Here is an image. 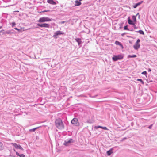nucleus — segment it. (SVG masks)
Instances as JSON below:
<instances>
[{
	"label": "nucleus",
	"mask_w": 157,
	"mask_h": 157,
	"mask_svg": "<svg viewBox=\"0 0 157 157\" xmlns=\"http://www.w3.org/2000/svg\"><path fill=\"white\" fill-rule=\"evenodd\" d=\"M55 123L56 126L59 129H62L64 128V124L61 119H57Z\"/></svg>",
	"instance_id": "nucleus-1"
},
{
	"label": "nucleus",
	"mask_w": 157,
	"mask_h": 157,
	"mask_svg": "<svg viewBox=\"0 0 157 157\" xmlns=\"http://www.w3.org/2000/svg\"><path fill=\"white\" fill-rule=\"evenodd\" d=\"M143 2V1H141L140 2L136 3L135 5H133V7L134 8H136L138 6L140 5Z\"/></svg>",
	"instance_id": "nucleus-15"
},
{
	"label": "nucleus",
	"mask_w": 157,
	"mask_h": 157,
	"mask_svg": "<svg viewBox=\"0 0 157 157\" xmlns=\"http://www.w3.org/2000/svg\"><path fill=\"white\" fill-rule=\"evenodd\" d=\"M71 123L74 125L75 126H78L79 125L78 119L76 118H74L71 121Z\"/></svg>",
	"instance_id": "nucleus-5"
},
{
	"label": "nucleus",
	"mask_w": 157,
	"mask_h": 157,
	"mask_svg": "<svg viewBox=\"0 0 157 157\" xmlns=\"http://www.w3.org/2000/svg\"><path fill=\"white\" fill-rule=\"evenodd\" d=\"M16 153L17 155L18 156L20 157H25V155L23 154H20L18 152H16Z\"/></svg>",
	"instance_id": "nucleus-20"
},
{
	"label": "nucleus",
	"mask_w": 157,
	"mask_h": 157,
	"mask_svg": "<svg viewBox=\"0 0 157 157\" xmlns=\"http://www.w3.org/2000/svg\"><path fill=\"white\" fill-rule=\"evenodd\" d=\"M137 32H138L140 34L144 35V31L141 30H139L138 31H136Z\"/></svg>",
	"instance_id": "nucleus-22"
},
{
	"label": "nucleus",
	"mask_w": 157,
	"mask_h": 157,
	"mask_svg": "<svg viewBox=\"0 0 157 157\" xmlns=\"http://www.w3.org/2000/svg\"><path fill=\"white\" fill-rule=\"evenodd\" d=\"M129 30L132 31H134V30L132 29H129Z\"/></svg>",
	"instance_id": "nucleus-38"
},
{
	"label": "nucleus",
	"mask_w": 157,
	"mask_h": 157,
	"mask_svg": "<svg viewBox=\"0 0 157 157\" xmlns=\"http://www.w3.org/2000/svg\"><path fill=\"white\" fill-rule=\"evenodd\" d=\"M16 25L15 22H13L12 23V26L13 27V26Z\"/></svg>",
	"instance_id": "nucleus-27"
},
{
	"label": "nucleus",
	"mask_w": 157,
	"mask_h": 157,
	"mask_svg": "<svg viewBox=\"0 0 157 157\" xmlns=\"http://www.w3.org/2000/svg\"><path fill=\"white\" fill-rule=\"evenodd\" d=\"M132 25L133 26L134 29H137V27H136V25H135V23H134V25Z\"/></svg>",
	"instance_id": "nucleus-32"
},
{
	"label": "nucleus",
	"mask_w": 157,
	"mask_h": 157,
	"mask_svg": "<svg viewBox=\"0 0 157 157\" xmlns=\"http://www.w3.org/2000/svg\"><path fill=\"white\" fill-rule=\"evenodd\" d=\"M2 28V26H0V29Z\"/></svg>",
	"instance_id": "nucleus-42"
},
{
	"label": "nucleus",
	"mask_w": 157,
	"mask_h": 157,
	"mask_svg": "<svg viewBox=\"0 0 157 157\" xmlns=\"http://www.w3.org/2000/svg\"><path fill=\"white\" fill-rule=\"evenodd\" d=\"M139 14V13H138L136 14V16L137 15H138Z\"/></svg>",
	"instance_id": "nucleus-40"
},
{
	"label": "nucleus",
	"mask_w": 157,
	"mask_h": 157,
	"mask_svg": "<svg viewBox=\"0 0 157 157\" xmlns=\"http://www.w3.org/2000/svg\"><path fill=\"white\" fill-rule=\"evenodd\" d=\"M127 33H122L121 34V35L122 36H124Z\"/></svg>",
	"instance_id": "nucleus-30"
},
{
	"label": "nucleus",
	"mask_w": 157,
	"mask_h": 157,
	"mask_svg": "<svg viewBox=\"0 0 157 157\" xmlns=\"http://www.w3.org/2000/svg\"><path fill=\"white\" fill-rule=\"evenodd\" d=\"M14 29H15L16 30H18L19 31H21V29H19L17 28H14Z\"/></svg>",
	"instance_id": "nucleus-31"
},
{
	"label": "nucleus",
	"mask_w": 157,
	"mask_h": 157,
	"mask_svg": "<svg viewBox=\"0 0 157 157\" xmlns=\"http://www.w3.org/2000/svg\"><path fill=\"white\" fill-rule=\"evenodd\" d=\"M128 23L130 25H134L133 21L130 19V17H129L128 18Z\"/></svg>",
	"instance_id": "nucleus-14"
},
{
	"label": "nucleus",
	"mask_w": 157,
	"mask_h": 157,
	"mask_svg": "<svg viewBox=\"0 0 157 157\" xmlns=\"http://www.w3.org/2000/svg\"><path fill=\"white\" fill-rule=\"evenodd\" d=\"M47 2L52 5H55L56 4L53 0H47Z\"/></svg>",
	"instance_id": "nucleus-12"
},
{
	"label": "nucleus",
	"mask_w": 157,
	"mask_h": 157,
	"mask_svg": "<svg viewBox=\"0 0 157 157\" xmlns=\"http://www.w3.org/2000/svg\"><path fill=\"white\" fill-rule=\"evenodd\" d=\"M137 80L138 81H140L143 84L144 83V82L143 81V80L141 79H138Z\"/></svg>",
	"instance_id": "nucleus-26"
},
{
	"label": "nucleus",
	"mask_w": 157,
	"mask_h": 157,
	"mask_svg": "<svg viewBox=\"0 0 157 157\" xmlns=\"http://www.w3.org/2000/svg\"><path fill=\"white\" fill-rule=\"evenodd\" d=\"M11 144L16 149L23 150L21 146L18 144L15 143H12Z\"/></svg>",
	"instance_id": "nucleus-8"
},
{
	"label": "nucleus",
	"mask_w": 157,
	"mask_h": 157,
	"mask_svg": "<svg viewBox=\"0 0 157 157\" xmlns=\"http://www.w3.org/2000/svg\"><path fill=\"white\" fill-rule=\"evenodd\" d=\"M132 20L133 21V22H136V16L133 15L132 16Z\"/></svg>",
	"instance_id": "nucleus-23"
},
{
	"label": "nucleus",
	"mask_w": 157,
	"mask_h": 157,
	"mask_svg": "<svg viewBox=\"0 0 157 157\" xmlns=\"http://www.w3.org/2000/svg\"><path fill=\"white\" fill-rule=\"evenodd\" d=\"M74 142V140L72 139L69 138L64 141L63 144L66 146H68L71 145V143H73Z\"/></svg>",
	"instance_id": "nucleus-2"
},
{
	"label": "nucleus",
	"mask_w": 157,
	"mask_h": 157,
	"mask_svg": "<svg viewBox=\"0 0 157 157\" xmlns=\"http://www.w3.org/2000/svg\"><path fill=\"white\" fill-rule=\"evenodd\" d=\"M40 127H41V126L37 127L36 128H33V129H30L29 130V132H34L37 129L39 128Z\"/></svg>",
	"instance_id": "nucleus-16"
},
{
	"label": "nucleus",
	"mask_w": 157,
	"mask_h": 157,
	"mask_svg": "<svg viewBox=\"0 0 157 157\" xmlns=\"http://www.w3.org/2000/svg\"><path fill=\"white\" fill-rule=\"evenodd\" d=\"M13 157H16L15 156H13Z\"/></svg>",
	"instance_id": "nucleus-46"
},
{
	"label": "nucleus",
	"mask_w": 157,
	"mask_h": 157,
	"mask_svg": "<svg viewBox=\"0 0 157 157\" xmlns=\"http://www.w3.org/2000/svg\"><path fill=\"white\" fill-rule=\"evenodd\" d=\"M124 56L122 54L115 55L112 57L113 61H116L118 60H121L123 59Z\"/></svg>",
	"instance_id": "nucleus-4"
},
{
	"label": "nucleus",
	"mask_w": 157,
	"mask_h": 157,
	"mask_svg": "<svg viewBox=\"0 0 157 157\" xmlns=\"http://www.w3.org/2000/svg\"><path fill=\"white\" fill-rule=\"evenodd\" d=\"M140 42V39H138L137 40L136 42L137 43H139Z\"/></svg>",
	"instance_id": "nucleus-33"
},
{
	"label": "nucleus",
	"mask_w": 157,
	"mask_h": 157,
	"mask_svg": "<svg viewBox=\"0 0 157 157\" xmlns=\"http://www.w3.org/2000/svg\"><path fill=\"white\" fill-rule=\"evenodd\" d=\"M153 125V124H152L150 125H149L148 127V128L149 129H151Z\"/></svg>",
	"instance_id": "nucleus-28"
},
{
	"label": "nucleus",
	"mask_w": 157,
	"mask_h": 157,
	"mask_svg": "<svg viewBox=\"0 0 157 157\" xmlns=\"http://www.w3.org/2000/svg\"><path fill=\"white\" fill-rule=\"evenodd\" d=\"M137 57V56L136 55H129L128 56V58H135Z\"/></svg>",
	"instance_id": "nucleus-21"
},
{
	"label": "nucleus",
	"mask_w": 157,
	"mask_h": 157,
	"mask_svg": "<svg viewBox=\"0 0 157 157\" xmlns=\"http://www.w3.org/2000/svg\"><path fill=\"white\" fill-rule=\"evenodd\" d=\"M75 6H79L81 4V3L78 0H76L75 1Z\"/></svg>",
	"instance_id": "nucleus-17"
},
{
	"label": "nucleus",
	"mask_w": 157,
	"mask_h": 157,
	"mask_svg": "<svg viewBox=\"0 0 157 157\" xmlns=\"http://www.w3.org/2000/svg\"><path fill=\"white\" fill-rule=\"evenodd\" d=\"M50 11V10H45L43 11L42 12H48Z\"/></svg>",
	"instance_id": "nucleus-35"
},
{
	"label": "nucleus",
	"mask_w": 157,
	"mask_h": 157,
	"mask_svg": "<svg viewBox=\"0 0 157 157\" xmlns=\"http://www.w3.org/2000/svg\"><path fill=\"white\" fill-rule=\"evenodd\" d=\"M13 33V30H7L6 32V34H11Z\"/></svg>",
	"instance_id": "nucleus-18"
},
{
	"label": "nucleus",
	"mask_w": 157,
	"mask_h": 157,
	"mask_svg": "<svg viewBox=\"0 0 157 157\" xmlns=\"http://www.w3.org/2000/svg\"><path fill=\"white\" fill-rule=\"evenodd\" d=\"M14 151H15V149H14Z\"/></svg>",
	"instance_id": "nucleus-45"
},
{
	"label": "nucleus",
	"mask_w": 157,
	"mask_h": 157,
	"mask_svg": "<svg viewBox=\"0 0 157 157\" xmlns=\"http://www.w3.org/2000/svg\"><path fill=\"white\" fill-rule=\"evenodd\" d=\"M98 96V95H95L93 96H92L91 97L92 98H96V97L97 96Z\"/></svg>",
	"instance_id": "nucleus-36"
},
{
	"label": "nucleus",
	"mask_w": 157,
	"mask_h": 157,
	"mask_svg": "<svg viewBox=\"0 0 157 157\" xmlns=\"http://www.w3.org/2000/svg\"><path fill=\"white\" fill-rule=\"evenodd\" d=\"M148 71L149 72H150L151 71V70L150 68H149L148 69Z\"/></svg>",
	"instance_id": "nucleus-37"
},
{
	"label": "nucleus",
	"mask_w": 157,
	"mask_h": 157,
	"mask_svg": "<svg viewBox=\"0 0 157 157\" xmlns=\"http://www.w3.org/2000/svg\"><path fill=\"white\" fill-rule=\"evenodd\" d=\"M3 145L2 143L0 142V150H2L3 149Z\"/></svg>",
	"instance_id": "nucleus-24"
},
{
	"label": "nucleus",
	"mask_w": 157,
	"mask_h": 157,
	"mask_svg": "<svg viewBox=\"0 0 157 157\" xmlns=\"http://www.w3.org/2000/svg\"><path fill=\"white\" fill-rule=\"evenodd\" d=\"M37 25L41 27L47 28H49L50 26V25L49 24L45 23L43 24L38 23L37 24Z\"/></svg>",
	"instance_id": "nucleus-7"
},
{
	"label": "nucleus",
	"mask_w": 157,
	"mask_h": 157,
	"mask_svg": "<svg viewBox=\"0 0 157 157\" xmlns=\"http://www.w3.org/2000/svg\"><path fill=\"white\" fill-rule=\"evenodd\" d=\"M1 33V32L0 31V33Z\"/></svg>",
	"instance_id": "nucleus-47"
},
{
	"label": "nucleus",
	"mask_w": 157,
	"mask_h": 157,
	"mask_svg": "<svg viewBox=\"0 0 157 157\" xmlns=\"http://www.w3.org/2000/svg\"><path fill=\"white\" fill-rule=\"evenodd\" d=\"M75 40L78 43V45L80 46H81V44H82L81 39L79 38H76Z\"/></svg>",
	"instance_id": "nucleus-11"
},
{
	"label": "nucleus",
	"mask_w": 157,
	"mask_h": 157,
	"mask_svg": "<svg viewBox=\"0 0 157 157\" xmlns=\"http://www.w3.org/2000/svg\"><path fill=\"white\" fill-rule=\"evenodd\" d=\"M126 139V137H124L121 140V141H124Z\"/></svg>",
	"instance_id": "nucleus-34"
},
{
	"label": "nucleus",
	"mask_w": 157,
	"mask_h": 157,
	"mask_svg": "<svg viewBox=\"0 0 157 157\" xmlns=\"http://www.w3.org/2000/svg\"><path fill=\"white\" fill-rule=\"evenodd\" d=\"M133 47L135 50H137L140 47L139 43L136 42L135 44L133 46Z\"/></svg>",
	"instance_id": "nucleus-10"
},
{
	"label": "nucleus",
	"mask_w": 157,
	"mask_h": 157,
	"mask_svg": "<svg viewBox=\"0 0 157 157\" xmlns=\"http://www.w3.org/2000/svg\"><path fill=\"white\" fill-rule=\"evenodd\" d=\"M51 21L52 19H50L48 17H45L40 18L37 21L39 22H45L50 21Z\"/></svg>",
	"instance_id": "nucleus-3"
},
{
	"label": "nucleus",
	"mask_w": 157,
	"mask_h": 157,
	"mask_svg": "<svg viewBox=\"0 0 157 157\" xmlns=\"http://www.w3.org/2000/svg\"><path fill=\"white\" fill-rule=\"evenodd\" d=\"M115 44L117 45H119L120 47H122V48H123V46L121 44V42L118 41H116L115 42Z\"/></svg>",
	"instance_id": "nucleus-19"
},
{
	"label": "nucleus",
	"mask_w": 157,
	"mask_h": 157,
	"mask_svg": "<svg viewBox=\"0 0 157 157\" xmlns=\"http://www.w3.org/2000/svg\"><path fill=\"white\" fill-rule=\"evenodd\" d=\"M113 148H111L106 153L108 155L110 156L113 152Z\"/></svg>",
	"instance_id": "nucleus-13"
},
{
	"label": "nucleus",
	"mask_w": 157,
	"mask_h": 157,
	"mask_svg": "<svg viewBox=\"0 0 157 157\" xmlns=\"http://www.w3.org/2000/svg\"><path fill=\"white\" fill-rule=\"evenodd\" d=\"M140 17V15H139V18Z\"/></svg>",
	"instance_id": "nucleus-44"
},
{
	"label": "nucleus",
	"mask_w": 157,
	"mask_h": 157,
	"mask_svg": "<svg viewBox=\"0 0 157 157\" xmlns=\"http://www.w3.org/2000/svg\"><path fill=\"white\" fill-rule=\"evenodd\" d=\"M141 74H142L146 75V74H147V72L146 71H144L143 72H142Z\"/></svg>",
	"instance_id": "nucleus-29"
},
{
	"label": "nucleus",
	"mask_w": 157,
	"mask_h": 157,
	"mask_svg": "<svg viewBox=\"0 0 157 157\" xmlns=\"http://www.w3.org/2000/svg\"><path fill=\"white\" fill-rule=\"evenodd\" d=\"M64 21H62V23H64Z\"/></svg>",
	"instance_id": "nucleus-43"
},
{
	"label": "nucleus",
	"mask_w": 157,
	"mask_h": 157,
	"mask_svg": "<svg viewBox=\"0 0 157 157\" xmlns=\"http://www.w3.org/2000/svg\"><path fill=\"white\" fill-rule=\"evenodd\" d=\"M82 0H79L78 1L80 2L81 1H82Z\"/></svg>",
	"instance_id": "nucleus-41"
},
{
	"label": "nucleus",
	"mask_w": 157,
	"mask_h": 157,
	"mask_svg": "<svg viewBox=\"0 0 157 157\" xmlns=\"http://www.w3.org/2000/svg\"><path fill=\"white\" fill-rule=\"evenodd\" d=\"M124 30H129V29L128 28V26L127 25H126L124 27Z\"/></svg>",
	"instance_id": "nucleus-25"
},
{
	"label": "nucleus",
	"mask_w": 157,
	"mask_h": 157,
	"mask_svg": "<svg viewBox=\"0 0 157 157\" xmlns=\"http://www.w3.org/2000/svg\"><path fill=\"white\" fill-rule=\"evenodd\" d=\"M64 33L62 31H58L56 32H55L54 34L53 35V37L56 39L57 38V36L63 34Z\"/></svg>",
	"instance_id": "nucleus-6"
},
{
	"label": "nucleus",
	"mask_w": 157,
	"mask_h": 157,
	"mask_svg": "<svg viewBox=\"0 0 157 157\" xmlns=\"http://www.w3.org/2000/svg\"><path fill=\"white\" fill-rule=\"evenodd\" d=\"M126 36L128 37H131L130 36Z\"/></svg>",
	"instance_id": "nucleus-39"
},
{
	"label": "nucleus",
	"mask_w": 157,
	"mask_h": 157,
	"mask_svg": "<svg viewBox=\"0 0 157 157\" xmlns=\"http://www.w3.org/2000/svg\"><path fill=\"white\" fill-rule=\"evenodd\" d=\"M102 128L105 130H106L108 129L106 127H102V126H99V125L95 126L94 127V128L95 129H97L98 128Z\"/></svg>",
	"instance_id": "nucleus-9"
}]
</instances>
